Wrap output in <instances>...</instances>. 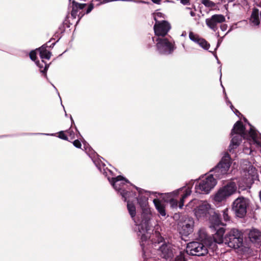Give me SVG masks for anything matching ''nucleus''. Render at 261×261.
Segmentation results:
<instances>
[{
    "mask_svg": "<svg viewBox=\"0 0 261 261\" xmlns=\"http://www.w3.org/2000/svg\"><path fill=\"white\" fill-rule=\"evenodd\" d=\"M213 227L216 230V232L213 234V239L215 243L221 244L224 241V234L225 233V229L223 227L215 228Z\"/></svg>",
    "mask_w": 261,
    "mask_h": 261,
    "instance_id": "nucleus-18",
    "label": "nucleus"
},
{
    "mask_svg": "<svg viewBox=\"0 0 261 261\" xmlns=\"http://www.w3.org/2000/svg\"><path fill=\"white\" fill-rule=\"evenodd\" d=\"M217 180L212 174L207 175L196 181L195 192L198 194H207L217 185Z\"/></svg>",
    "mask_w": 261,
    "mask_h": 261,
    "instance_id": "nucleus-7",
    "label": "nucleus"
},
{
    "mask_svg": "<svg viewBox=\"0 0 261 261\" xmlns=\"http://www.w3.org/2000/svg\"><path fill=\"white\" fill-rule=\"evenodd\" d=\"M156 47L159 51L162 54H170L173 50V45L166 38H158Z\"/></svg>",
    "mask_w": 261,
    "mask_h": 261,
    "instance_id": "nucleus-12",
    "label": "nucleus"
},
{
    "mask_svg": "<svg viewBox=\"0 0 261 261\" xmlns=\"http://www.w3.org/2000/svg\"><path fill=\"white\" fill-rule=\"evenodd\" d=\"M161 0H152L154 3L159 4Z\"/></svg>",
    "mask_w": 261,
    "mask_h": 261,
    "instance_id": "nucleus-43",
    "label": "nucleus"
},
{
    "mask_svg": "<svg viewBox=\"0 0 261 261\" xmlns=\"http://www.w3.org/2000/svg\"><path fill=\"white\" fill-rule=\"evenodd\" d=\"M189 38L192 41L197 43L201 38L199 37V36H198L196 34H195L192 32H190L189 33Z\"/></svg>",
    "mask_w": 261,
    "mask_h": 261,
    "instance_id": "nucleus-30",
    "label": "nucleus"
},
{
    "mask_svg": "<svg viewBox=\"0 0 261 261\" xmlns=\"http://www.w3.org/2000/svg\"><path fill=\"white\" fill-rule=\"evenodd\" d=\"M127 210L128 211L129 214L130 215L131 217L133 219L135 222L136 223H137V221L136 220L135 217L136 215V207L135 205L133 204L130 203L129 201L127 202Z\"/></svg>",
    "mask_w": 261,
    "mask_h": 261,
    "instance_id": "nucleus-26",
    "label": "nucleus"
},
{
    "mask_svg": "<svg viewBox=\"0 0 261 261\" xmlns=\"http://www.w3.org/2000/svg\"><path fill=\"white\" fill-rule=\"evenodd\" d=\"M230 108H231V110H232V111H233V109H234V108H233V106H232V105H230Z\"/></svg>",
    "mask_w": 261,
    "mask_h": 261,
    "instance_id": "nucleus-45",
    "label": "nucleus"
},
{
    "mask_svg": "<svg viewBox=\"0 0 261 261\" xmlns=\"http://www.w3.org/2000/svg\"><path fill=\"white\" fill-rule=\"evenodd\" d=\"M227 25L226 24H222L221 26H220V28H221V30L222 31H225L227 29Z\"/></svg>",
    "mask_w": 261,
    "mask_h": 261,
    "instance_id": "nucleus-38",
    "label": "nucleus"
},
{
    "mask_svg": "<svg viewBox=\"0 0 261 261\" xmlns=\"http://www.w3.org/2000/svg\"><path fill=\"white\" fill-rule=\"evenodd\" d=\"M48 66H49L48 65L45 64L44 69L43 70H41V72H43V73H45L46 70H47V68H48Z\"/></svg>",
    "mask_w": 261,
    "mask_h": 261,
    "instance_id": "nucleus-39",
    "label": "nucleus"
},
{
    "mask_svg": "<svg viewBox=\"0 0 261 261\" xmlns=\"http://www.w3.org/2000/svg\"><path fill=\"white\" fill-rule=\"evenodd\" d=\"M70 3L72 4V11L71 14L73 15L78 9H83L86 5L85 4H79L75 2L74 0H69Z\"/></svg>",
    "mask_w": 261,
    "mask_h": 261,
    "instance_id": "nucleus-25",
    "label": "nucleus"
},
{
    "mask_svg": "<svg viewBox=\"0 0 261 261\" xmlns=\"http://www.w3.org/2000/svg\"><path fill=\"white\" fill-rule=\"evenodd\" d=\"M237 191V186L234 182L231 181L219 188L212 196L215 203L225 202L229 197Z\"/></svg>",
    "mask_w": 261,
    "mask_h": 261,
    "instance_id": "nucleus-5",
    "label": "nucleus"
},
{
    "mask_svg": "<svg viewBox=\"0 0 261 261\" xmlns=\"http://www.w3.org/2000/svg\"><path fill=\"white\" fill-rule=\"evenodd\" d=\"M139 196L138 199V203L142 208L149 207L148 206V196L147 192H144L139 190L138 191Z\"/></svg>",
    "mask_w": 261,
    "mask_h": 261,
    "instance_id": "nucleus-19",
    "label": "nucleus"
},
{
    "mask_svg": "<svg viewBox=\"0 0 261 261\" xmlns=\"http://www.w3.org/2000/svg\"><path fill=\"white\" fill-rule=\"evenodd\" d=\"M37 50L39 52L40 57L41 59H49L51 56V53L48 51L46 47L42 46L41 47L37 49Z\"/></svg>",
    "mask_w": 261,
    "mask_h": 261,
    "instance_id": "nucleus-23",
    "label": "nucleus"
},
{
    "mask_svg": "<svg viewBox=\"0 0 261 261\" xmlns=\"http://www.w3.org/2000/svg\"><path fill=\"white\" fill-rule=\"evenodd\" d=\"M233 112L237 115H238V113H239V112L236 109H235V111H233Z\"/></svg>",
    "mask_w": 261,
    "mask_h": 261,
    "instance_id": "nucleus-44",
    "label": "nucleus"
},
{
    "mask_svg": "<svg viewBox=\"0 0 261 261\" xmlns=\"http://www.w3.org/2000/svg\"><path fill=\"white\" fill-rule=\"evenodd\" d=\"M174 261H186L184 254L182 252H180L175 258Z\"/></svg>",
    "mask_w": 261,
    "mask_h": 261,
    "instance_id": "nucleus-31",
    "label": "nucleus"
},
{
    "mask_svg": "<svg viewBox=\"0 0 261 261\" xmlns=\"http://www.w3.org/2000/svg\"><path fill=\"white\" fill-rule=\"evenodd\" d=\"M186 207L188 210H193L194 214L197 219H208L210 221L215 225H218L220 223L219 216L206 201H199L193 199L186 205Z\"/></svg>",
    "mask_w": 261,
    "mask_h": 261,
    "instance_id": "nucleus-2",
    "label": "nucleus"
},
{
    "mask_svg": "<svg viewBox=\"0 0 261 261\" xmlns=\"http://www.w3.org/2000/svg\"><path fill=\"white\" fill-rule=\"evenodd\" d=\"M153 202L160 215L165 217L166 215L165 204L158 199H153Z\"/></svg>",
    "mask_w": 261,
    "mask_h": 261,
    "instance_id": "nucleus-22",
    "label": "nucleus"
},
{
    "mask_svg": "<svg viewBox=\"0 0 261 261\" xmlns=\"http://www.w3.org/2000/svg\"><path fill=\"white\" fill-rule=\"evenodd\" d=\"M249 205V201L243 197H239L233 201L232 208L237 217L242 218L247 212V208Z\"/></svg>",
    "mask_w": 261,
    "mask_h": 261,
    "instance_id": "nucleus-11",
    "label": "nucleus"
},
{
    "mask_svg": "<svg viewBox=\"0 0 261 261\" xmlns=\"http://www.w3.org/2000/svg\"><path fill=\"white\" fill-rule=\"evenodd\" d=\"M108 180L111 183L114 188L120 192V195L126 201L130 196H135L132 192H125L123 189L125 184L128 183V181L121 176H118L115 178H110Z\"/></svg>",
    "mask_w": 261,
    "mask_h": 261,
    "instance_id": "nucleus-9",
    "label": "nucleus"
},
{
    "mask_svg": "<svg viewBox=\"0 0 261 261\" xmlns=\"http://www.w3.org/2000/svg\"><path fill=\"white\" fill-rule=\"evenodd\" d=\"M225 21V17L224 15L222 14H215L210 18L206 19L205 23L210 29L214 31H216L218 29L217 24L222 23Z\"/></svg>",
    "mask_w": 261,
    "mask_h": 261,
    "instance_id": "nucleus-15",
    "label": "nucleus"
},
{
    "mask_svg": "<svg viewBox=\"0 0 261 261\" xmlns=\"http://www.w3.org/2000/svg\"><path fill=\"white\" fill-rule=\"evenodd\" d=\"M203 237L205 238V234L203 232ZM207 245L210 247L213 246H215V244L213 242L209 243V240L204 238L203 242H193L189 243L187 248V252L188 254L192 255L202 256L206 254L208 252Z\"/></svg>",
    "mask_w": 261,
    "mask_h": 261,
    "instance_id": "nucleus-6",
    "label": "nucleus"
},
{
    "mask_svg": "<svg viewBox=\"0 0 261 261\" xmlns=\"http://www.w3.org/2000/svg\"><path fill=\"white\" fill-rule=\"evenodd\" d=\"M153 18L156 22V21H160L159 20L160 18H165V15L160 12H156L153 13Z\"/></svg>",
    "mask_w": 261,
    "mask_h": 261,
    "instance_id": "nucleus-28",
    "label": "nucleus"
},
{
    "mask_svg": "<svg viewBox=\"0 0 261 261\" xmlns=\"http://www.w3.org/2000/svg\"><path fill=\"white\" fill-rule=\"evenodd\" d=\"M243 236L238 229H231L224 238V242L230 248H238L243 245Z\"/></svg>",
    "mask_w": 261,
    "mask_h": 261,
    "instance_id": "nucleus-8",
    "label": "nucleus"
},
{
    "mask_svg": "<svg viewBox=\"0 0 261 261\" xmlns=\"http://www.w3.org/2000/svg\"><path fill=\"white\" fill-rule=\"evenodd\" d=\"M197 44L204 49H208L210 47V45L207 42L202 38L200 39L199 41L197 42Z\"/></svg>",
    "mask_w": 261,
    "mask_h": 261,
    "instance_id": "nucleus-27",
    "label": "nucleus"
},
{
    "mask_svg": "<svg viewBox=\"0 0 261 261\" xmlns=\"http://www.w3.org/2000/svg\"><path fill=\"white\" fill-rule=\"evenodd\" d=\"M36 64H37V66H38L40 69H41L42 68H43V66H41L39 63L38 61H37L36 62Z\"/></svg>",
    "mask_w": 261,
    "mask_h": 261,
    "instance_id": "nucleus-42",
    "label": "nucleus"
},
{
    "mask_svg": "<svg viewBox=\"0 0 261 261\" xmlns=\"http://www.w3.org/2000/svg\"><path fill=\"white\" fill-rule=\"evenodd\" d=\"M250 21L252 24L254 25H257L259 23V19L258 17V12L257 9H254L252 11L251 17Z\"/></svg>",
    "mask_w": 261,
    "mask_h": 261,
    "instance_id": "nucleus-24",
    "label": "nucleus"
},
{
    "mask_svg": "<svg viewBox=\"0 0 261 261\" xmlns=\"http://www.w3.org/2000/svg\"><path fill=\"white\" fill-rule=\"evenodd\" d=\"M190 14L191 16L194 17L195 16V13L194 11H190Z\"/></svg>",
    "mask_w": 261,
    "mask_h": 261,
    "instance_id": "nucleus-41",
    "label": "nucleus"
},
{
    "mask_svg": "<svg viewBox=\"0 0 261 261\" xmlns=\"http://www.w3.org/2000/svg\"><path fill=\"white\" fill-rule=\"evenodd\" d=\"M244 176L246 178L245 186H250L253 182V179L256 175V170L254 167L249 165L247 171H244Z\"/></svg>",
    "mask_w": 261,
    "mask_h": 261,
    "instance_id": "nucleus-17",
    "label": "nucleus"
},
{
    "mask_svg": "<svg viewBox=\"0 0 261 261\" xmlns=\"http://www.w3.org/2000/svg\"><path fill=\"white\" fill-rule=\"evenodd\" d=\"M67 133L70 139H73L75 138L74 133L72 129H69L67 131Z\"/></svg>",
    "mask_w": 261,
    "mask_h": 261,
    "instance_id": "nucleus-35",
    "label": "nucleus"
},
{
    "mask_svg": "<svg viewBox=\"0 0 261 261\" xmlns=\"http://www.w3.org/2000/svg\"><path fill=\"white\" fill-rule=\"evenodd\" d=\"M186 9L187 10H191V9L190 8H188V7H187Z\"/></svg>",
    "mask_w": 261,
    "mask_h": 261,
    "instance_id": "nucleus-46",
    "label": "nucleus"
},
{
    "mask_svg": "<svg viewBox=\"0 0 261 261\" xmlns=\"http://www.w3.org/2000/svg\"><path fill=\"white\" fill-rule=\"evenodd\" d=\"M228 209H225L223 211V219L225 221H227L229 220V217L228 213Z\"/></svg>",
    "mask_w": 261,
    "mask_h": 261,
    "instance_id": "nucleus-32",
    "label": "nucleus"
},
{
    "mask_svg": "<svg viewBox=\"0 0 261 261\" xmlns=\"http://www.w3.org/2000/svg\"><path fill=\"white\" fill-rule=\"evenodd\" d=\"M174 249H173L172 245L169 244H163L159 249V251L161 252V255L163 257L170 260L172 259V257L174 253Z\"/></svg>",
    "mask_w": 261,
    "mask_h": 261,
    "instance_id": "nucleus-16",
    "label": "nucleus"
},
{
    "mask_svg": "<svg viewBox=\"0 0 261 261\" xmlns=\"http://www.w3.org/2000/svg\"><path fill=\"white\" fill-rule=\"evenodd\" d=\"M37 49L36 50H33L32 51L30 52V58L31 59V60H32L33 61H35L36 60V51H37Z\"/></svg>",
    "mask_w": 261,
    "mask_h": 261,
    "instance_id": "nucleus-34",
    "label": "nucleus"
},
{
    "mask_svg": "<svg viewBox=\"0 0 261 261\" xmlns=\"http://www.w3.org/2000/svg\"><path fill=\"white\" fill-rule=\"evenodd\" d=\"M154 31L155 35L165 36L171 29L170 24L167 21H156L154 25Z\"/></svg>",
    "mask_w": 261,
    "mask_h": 261,
    "instance_id": "nucleus-14",
    "label": "nucleus"
},
{
    "mask_svg": "<svg viewBox=\"0 0 261 261\" xmlns=\"http://www.w3.org/2000/svg\"><path fill=\"white\" fill-rule=\"evenodd\" d=\"M180 3L184 5H187L189 3V0H180Z\"/></svg>",
    "mask_w": 261,
    "mask_h": 261,
    "instance_id": "nucleus-40",
    "label": "nucleus"
},
{
    "mask_svg": "<svg viewBox=\"0 0 261 261\" xmlns=\"http://www.w3.org/2000/svg\"><path fill=\"white\" fill-rule=\"evenodd\" d=\"M73 144L74 146L77 148H81V143L80 141L78 140H75L73 141Z\"/></svg>",
    "mask_w": 261,
    "mask_h": 261,
    "instance_id": "nucleus-36",
    "label": "nucleus"
},
{
    "mask_svg": "<svg viewBox=\"0 0 261 261\" xmlns=\"http://www.w3.org/2000/svg\"><path fill=\"white\" fill-rule=\"evenodd\" d=\"M231 135L232 139L229 146L230 151L239 146L242 138L252 141L254 144L261 147V135L258 134L252 126L250 127V131L247 133L245 132L242 123L240 121L234 124Z\"/></svg>",
    "mask_w": 261,
    "mask_h": 261,
    "instance_id": "nucleus-1",
    "label": "nucleus"
},
{
    "mask_svg": "<svg viewBox=\"0 0 261 261\" xmlns=\"http://www.w3.org/2000/svg\"><path fill=\"white\" fill-rule=\"evenodd\" d=\"M194 222L192 218H187L178 224L179 233L184 236H188L193 231Z\"/></svg>",
    "mask_w": 261,
    "mask_h": 261,
    "instance_id": "nucleus-13",
    "label": "nucleus"
},
{
    "mask_svg": "<svg viewBox=\"0 0 261 261\" xmlns=\"http://www.w3.org/2000/svg\"><path fill=\"white\" fill-rule=\"evenodd\" d=\"M201 3L208 8H212L215 6V4L210 0H201Z\"/></svg>",
    "mask_w": 261,
    "mask_h": 261,
    "instance_id": "nucleus-29",
    "label": "nucleus"
},
{
    "mask_svg": "<svg viewBox=\"0 0 261 261\" xmlns=\"http://www.w3.org/2000/svg\"><path fill=\"white\" fill-rule=\"evenodd\" d=\"M150 233H146V240L145 241H144L143 243H145V247L144 248L143 246H141L142 247V250H143V251L144 252V253H147L148 252V251H151V248H153L154 246H156V242H154L153 241V239L152 238L151 240H148L147 239L148 238H151V236L150 235ZM141 240L142 241V240L141 239ZM142 241L141 242V245H142Z\"/></svg>",
    "mask_w": 261,
    "mask_h": 261,
    "instance_id": "nucleus-20",
    "label": "nucleus"
},
{
    "mask_svg": "<svg viewBox=\"0 0 261 261\" xmlns=\"http://www.w3.org/2000/svg\"><path fill=\"white\" fill-rule=\"evenodd\" d=\"M230 157L228 153H225L221 161L213 169L215 176L221 178L223 176L228 173L230 166Z\"/></svg>",
    "mask_w": 261,
    "mask_h": 261,
    "instance_id": "nucleus-10",
    "label": "nucleus"
},
{
    "mask_svg": "<svg viewBox=\"0 0 261 261\" xmlns=\"http://www.w3.org/2000/svg\"><path fill=\"white\" fill-rule=\"evenodd\" d=\"M93 9V4H90L87 10V13L88 14V13H90Z\"/></svg>",
    "mask_w": 261,
    "mask_h": 261,
    "instance_id": "nucleus-37",
    "label": "nucleus"
},
{
    "mask_svg": "<svg viewBox=\"0 0 261 261\" xmlns=\"http://www.w3.org/2000/svg\"><path fill=\"white\" fill-rule=\"evenodd\" d=\"M192 193L191 188L189 187H183L172 192L167 194L170 198L169 203L173 208L178 207L182 209L184 206L185 199Z\"/></svg>",
    "mask_w": 261,
    "mask_h": 261,
    "instance_id": "nucleus-3",
    "label": "nucleus"
},
{
    "mask_svg": "<svg viewBox=\"0 0 261 261\" xmlns=\"http://www.w3.org/2000/svg\"><path fill=\"white\" fill-rule=\"evenodd\" d=\"M58 137L60 138L65 140H68V139L67 135L65 134V133L63 131H61L59 133Z\"/></svg>",
    "mask_w": 261,
    "mask_h": 261,
    "instance_id": "nucleus-33",
    "label": "nucleus"
},
{
    "mask_svg": "<svg viewBox=\"0 0 261 261\" xmlns=\"http://www.w3.org/2000/svg\"><path fill=\"white\" fill-rule=\"evenodd\" d=\"M161 241V238H159L158 240V243Z\"/></svg>",
    "mask_w": 261,
    "mask_h": 261,
    "instance_id": "nucleus-47",
    "label": "nucleus"
},
{
    "mask_svg": "<svg viewBox=\"0 0 261 261\" xmlns=\"http://www.w3.org/2000/svg\"><path fill=\"white\" fill-rule=\"evenodd\" d=\"M248 236L252 242L254 243L261 242V232L259 230L253 229L250 231Z\"/></svg>",
    "mask_w": 261,
    "mask_h": 261,
    "instance_id": "nucleus-21",
    "label": "nucleus"
},
{
    "mask_svg": "<svg viewBox=\"0 0 261 261\" xmlns=\"http://www.w3.org/2000/svg\"><path fill=\"white\" fill-rule=\"evenodd\" d=\"M142 209V220L140 222L137 221V223L136 224L138 225V229L139 230L138 236L141 237V239L142 240V246L144 248L145 244L143 242L146 240V233L148 234L150 233L148 231L151 227L150 221L152 218V212L149 207Z\"/></svg>",
    "mask_w": 261,
    "mask_h": 261,
    "instance_id": "nucleus-4",
    "label": "nucleus"
}]
</instances>
